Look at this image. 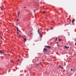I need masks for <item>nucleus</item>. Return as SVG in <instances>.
<instances>
[{
	"mask_svg": "<svg viewBox=\"0 0 76 76\" xmlns=\"http://www.w3.org/2000/svg\"><path fill=\"white\" fill-rule=\"evenodd\" d=\"M65 48H69V47L65 46Z\"/></svg>",
	"mask_w": 76,
	"mask_h": 76,
	"instance_id": "nucleus-6",
	"label": "nucleus"
},
{
	"mask_svg": "<svg viewBox=\"0 0 76 76\" xmlns=\"http://www.w3.org/2000/svg\"><path fill=\"white\" fill-rule=\"evenodd\" d=\"M0 8H1V9L2 8H1V7H0Z\"/></svg>",
	"mask_w": 76,
	"mask_h": 76,
	"instance_id": "nucleus-30",
	"label": "nucleus"
},
{
	"mask_svg": "<svg viewBox=\"0 0 76 76\" xmlns=\"http://www.w3.org/2000/svg\"><path fill=\"white\" fill-rule=\"evenodd\" d=\"M38 33H39L40 35L41 38H42V35H41V34L39 32V29H38Z\"/></svg>",
	"mask_w": 76,
	"mask_h": 76,
	"instance_id": "nucleus-1",
	"label": "nucleus"
},
{
	"mask_svg": "<svg viewBox=\"0 0 76 76\" xmlns=\"http://www.w3.org/2000/svg\"><path fill=\"white\" fill-rule=\"evenodd\" d=\"M5 55H7V54H5Z\"/></svg>",
	"mask_w": 76,
	"mask_h": 76,
	"instance_id": "nucleus-27",
	"label": "nucleus"
},
{
	"mask_svg": "<svg viewBox=\"0 0 76 76\" xmlns=\"http://www.w3.org/2000/svg\"><path fill=\"white\" fill-rule=\"evenodd\" d=\"M34 12H35V11H34Z\"/></svg>",
	"mask_w": 76,
	"mask_h": 76,
	"instance_id": "nucleus-32",
	"label": "nucleus"
},
{
	"mask_svg": "<svg viewBox=\"0 0 76 76\" xmlns=\"http://www.w3.org/2000/svg\"><path fill=\"white\" fill-rule=\"evenodd\" d=\"M57 39V38L56 37V41Z\"/></svg>",
	"mask_w": 76,
	"mask_h": 76,
	"instance_id": "nucleus-14",
	"label": "nucleus"
},
{
	"mask_svg": "<svg viewBox=\"0 0 76 76\" xmlns=\"http://www.w3.org/2000/svg\"><path fill=\"white\" fill-rule=\"evenodd\" d=\"M59 67H61V66H59Z\"/></svg>",
	"mask_w": 76,
	"mask_h": 76,
	"instance_id": "nucleus-29",
	"label": "nucleus"
},
{
	"mask_svg": "<svg viewBox=\"0 0 76 76\" xmlns=\"http://www.w3.org/2000/svg\"><path fill=\"white\" fill-rule=\"evenodd\" d=\"M16 28H17V31H19V28H18V27L16 26L15 27Z\"/></svg>",
	"mask_w": 76,
	"mask_h": 76,
	"instance_id": "nucleus-5",
	"label": "nucleus"
},
{
	"mask_svg": "<svg viewBox=\"0 0 76 76\" xmlns=\"http://www.w3.org/2000/svg\"><path fill=\"white\" fill-rule=\"evenodd\" d=\"M75 45H76V43H75Z\"/></svg>",
	"mask_w": 76,
	"mask_h": 76,
	"instance_id": "nucleus-23",
	"label": "nucleus"
},
{
	"mask_svg": "<svg viewBox=\"0 0 76 76\" xmlns=\"http://www.w3.org/2000/svg\"><path fill=\"white\" fill-rule=\"evenodd\" d=\"M19 61V59H18V61Z\"/></svg>",
	"mask_w": 76,
	"mask_h": 76,
	"instance_id": "nucleus-20",
	"label": "nucleus"
},
{
	"mask_svg": "<svg viewBox=\"0 0 76 76\" xmlns=\"http://www.w3.org/2000/svg\"><path fill=\"white\" fill-rule=\"evenodd\" d=\"M57 46H58V47H61L60 46H59V45H57Z\"/></svg>",
	"mask_w": 76,
	"mask_h": 76,
	"instance_id": "nucleus-16",
	"label": "nucleus"
},
{
	"mask_svg": "<svg viewBox=\"0 0 76 76\" xmlns=\"http://www.w3.org/2000/svg\"><path fill=\"white\" fill-rule=\"evenodd\" d=\"M33 34V33H30L31 35H32Z\"/></svg>",
	"mask_w": 76,
	"mask_h": 76,
	"instance_id": "nucleus-17",
	"label": "nucleus"
},
{
	"mask_svg": "<svg viewBox=\"0 0 76 76\" xmlns=\"http://www.w3.org/2000/svg\"><path fill=\"white\" fill-rule=\"evenodd\" d=\"M17 34L19 35V32H18V31H17Z\"/></svg>",
	"mask_w": 76,
	"mask_h": 76,
	"instance_id": "nucleus-11",
	"label": "nucleus"
},
{
	"mask_svg": "<svg viewBox=\"0 0 76 76\" xmlns=\"http://www.w3.org/2000/svg\"><path fill=\"white\" fill-rule=\"evenodd\" d=\"M20 37H21V38H23V37H22V36H21Z\"/></svg>",
	"mask_w": 76,
	"mask_h": 76,
	"instance_id": "nucleus-25",
	"label": "nucleus"
},
{
	"mask_svg": "<svg viewBox=\"0 0 76 76\" xmlns=\"http://www.w3.org/2000/svg\"><path fill=\"white\" fill-rule=\"evenodd\" d=\"M12 62H13V61H11Z\"/></svg>",
	"mask_w": 76,
	"mask_h": 76,
	"instance_id": "nucleus-28",
	"label": "nucleus"
},
{
	"mask_svg": "<svg viewBox=\"0 0 76 76\" xmlns=\"http://www.w3.org/2000/svg\"><path fill=\"white\" fill-rule=\"evenodd\" d=\"M45 47L48 48H51L50 46H46Z\"/></svg>",
	"mask_w": 76,
	"mask_h": 76,
	"instance_id": "nucleus-2",
	"label": "nucleus"
},
{
	"mask_svg": "<svg viewBox=\"0 0 76 76\" xmlns=\"http://www.w3.org/2000/svg\"><path fill=\"white\" fill-rule=\"evenodd\" d=\"M23 38L24 39V40L25 41V42H26V38L24 37H23Z\"/></svg>",
	"mask_w": 76,
	"mask_h": 76,
	"instance_id": "nucleus-4",
	"label": "nucleus"
},
{
	"mask_svg": "<svg viewBox=\"0 0 76 76\" xmlns=\"http://www.w3.org/2000/svg\"><path fill=\"white\" fill-rule=\"evenodd\" d=\"M23 8H26V7H23Z\"/></svg>",
	"mask_w": 76,
	"mask_h": 76,
	"instance_id": "nucleus-21",
	"label": "nucleus"
},
{
	"mask_svg": "<svg viewBox=\"0 0 76 76\" xmlns=\"http://www.w3.org/2000/svg\"><path fill=\"white\" fill-rule=\"evenodd\" d=\"M1 10H2V9H1Z\"/></svg>",
	"mask_w": 76,
	"mask_h": 76,
	"instance_id": "nucleus-26",
	"label": "nucleus"
},
{
	"mask_svg": "<svg viewBox=\"0 0 76 76\" xmlns=\"http://www.w3.org/2000/svg\"><path fill=\"white\" fill-rule=\"evenodd\" d=\"M19 37H21V36L20 35H19Z\"/></svg>",
	"mask_w": 76,
	"mask_h": 76,
	"instance_id": "nucleus-22",
	"label": "nucleus"
},
{
	"mask_svg": "<svg viewBox=\"0 0 76 76\" xmlns=\"http://www.w3.org/2000/svg\"><path fill=\"white\" fill-rule=\"evenodd\" d=\"M45 12H46L45 11H43V13H45Z\"/></svg>",
	"mask_w": 76,
	"mask_h": 76,
	"instance_id": "nucleus-10",
	"label": "nucleus"
},
{
	"mask_svg": "<svg viewBox=\"0 0 76 76\" xmlns=\"http://www.w3.org/2000/svg\"><path fill=\"white\" fill-rule=\"evenodd\" d=\"M62 68H63V67H62Z\"/></svg>",
	"mask_w": 76,
	"mask_h": 76,
	"instance_id": "nucleus-34",
	"label": "nucleus"
},
{
	"mask_svg": "<svg viewBox=\"0 0 76 76\" xmlns=\"http://www.w3.org/2000/svg\"><path fill=\"white\" fill-rule=\"evenodd\" d=\"M50 29H53V27H51Z\"/></svg>",
	"mask_w": 76,
	"mask_h": 76,
	"instance_id": "nucleus-15",
	"label": "nucleus"
},
{
	"mask_svg": "<svg viewBox=\"0 0 76 76\" xmlns=\"http://www.w3.org/2000/svg\"><path fill=\"white\" fill-rule=\"evenodd\" d=\"M75 20L74 19H73L72 20V23H73L74 22H75Z\"/></svg>",
	"mask_w": 76,
	"mask_h": 76,
	"instance_id": "nucleus-7",
	"label": "nucleus"
},
{
	"mask_svg": "<svg viewBox=\"0 0 76 76\" xmlns=\"http://www.w3.org/2000/svg\"><path fill=\"white\" fill-rule=\"evenodd\" d=\"M58 40H59V41H61V39H60V38H59V39H58Z\"/></svg>",
	"mask_w": 76,
	"mask_h": 76,
	"instance_id": "nucleus-9",
	"label": "nucleus"
},
{
	"mask_svg": "<svg viewBox=\"0 0 76 76\" xmlns=\"http://www.w3.org/2000/svg\"><path fill=\"white\" fill-rule=\"evenodd\" d=\"M23 20H24V19H23Z\"/></svg>",
	"mask_w": 76,
	"mask_h": 76,
	"instance_id": "nucleus-33",
	"label": "nucleus"
},
{
	"mask_svg": "<svg viewBox=\"0 0 76 76\" xmlns=\"http://www.w3.org/2000/svg\"><path fill=\"white\" fill-rule=\"evenodd\" d=\"M47 51V49L46 48H45L44 49L43 52H45V51Z\"/></svg>",
	"mask_w": 76,
	"mask_h": 76,
	"instance_id": "nucleus-3",
	"label": "nucleus"
},
{
	"mask_svg": "<svg viewBox=\"0 0 76 76\" xmlns=\"http://www.w3.org/2000/svg\"><path fill=\"white\" fill-rule=\"evenodd\" d=\"M71 72H72V71H73V69H71Z\"/></svg>",
	"mask_w": 76,
	"mask_h": 76,
	"instance_id": "nucleus-13",
	"label": "nucleus"
},
{
	"mask_svg": "<svg viewBox=\"0 0 76 76\" xmlns=\"http://www.w3.org/2000/svg\"><path fill=\"white\" fill-rule=\"evenodd\" d=\"M0 53H2L3 52H2L1 51V50H0Z\"/></svg>",
	"mask_w": 76,
	"mask_h": 76,
	"instance_id": "nucleus-12",
	"label": "nucleus"
},
{
	"mask_svg": "<svg viewBox=\"0 0 76 76\" xmlns=\"http://www.w3.org/2000/svg\"><path fill=\"white\" fill-rule=\"evenodd\" d=\"M41 64V63H40V64Z\"/></svg>",
	"mask_w": 76,
	"mask_h": 76,
	"instance_id": "nucleus-31",
	"label": "nucleus"
},
{
	"mask_svg": "<svg viewBox=\"0 0 76 76\" xmlns=\"http://www.w3.org/2000/svg\"><path fill=\"white\" fill-rule=\"evenodd\" d=\"M17 21H19V20L18 19H17Z\"/></svg>",
	"mask_w": 76,
	"mask_h": 76,
	"instance_id": "nucleus-18",
	"label": "nucleus"
},
{
	"mask_svg": "<svg viewBox=\"0 0 76 76\" xmlns=\"http://www.w3.org/2000/svg\"><path fill=\"white\" fill-rule=\"evenodd\" d=\"M18 15H19V14H20V12H19L18 11Z\"/></svg>",
	"mask_w": 76,
	"mask_h": 76,
	"instance_id": "nucleus-8",
	"label": "nucleus"
},
{
	"mask_svg": "<svg viewBox=\"0 0 76 76\" xmlns=\"http://www.w3.org/2000/svg\"><path fill=\"white\" fill-rule=\"evenodd\" d=\"M19 15H18V17H19Z\"/></svg>",
	"mask_w": 76,
	"mask_h": 76,
	"instance_id": "nucleus-24",
	"label": "nucleus"
},
{
	"mask_svg": "<svg viewBox=\"0 0 76 76\" xmlns=\"http://www.w3.org/2000/svg\"><path fill=\"white\" fill-rule=\"evenodd\" d=\"M24 36L25 38H26V36H25V35H24Z\"/></svg>",
	"mask_w": 76,
	"mask_h": 76,
	"instance_id": "nucleus-19",
	"label": "nucleus"
}]
</instances>
